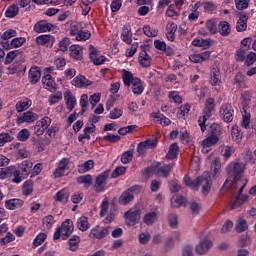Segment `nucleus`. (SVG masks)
Returning a JSON list of instances; mask_svg holds the SVG:
<instances>
[{
	"label": "nucleus",
	"instance_id": "nucleus-1",
	"mask_svg": "<svg viewBox=\"0 0 256 256\" xmlns=\"http://www.w3.org/2000/svg\"><path fill=\"white\" fill-rule=\"evenodd\" d=\"M244 171L245 163L237 160L230 162L226 167V174L228 175V178L222 186L220 193H223V191H225V189H229V187H235V184L238 181H247L241 177Z\"/></svg>",
	"mask_w": 256,
	"mask_h": 256
},
{
	"label": "nucleus",
	"instance_id": "nucleus-2",
	"mask_svg": "<svg viewBox=\"0 0 256 256\" xmlns=\"http://www.w3.org/2000/svg\"><path fill=\"white\" fill-rule=\"evenodd\" d=\"M74 227H73V221L71 219H67L61 224V227L56 228V231L54 233L53 239H68L71 237V234L73 233Z\"/></svg>",
	"mask_w": 256,
	"mask_h": 256
},
{
	"label": "nucleus",
	"instance_id": "nucleus-3",
	"mask_svg": "<svg viewBox=\"0 0 256 256\" xmlns=\"http://www.w3.org/2000/svg\"><path fill=\"white\" fill-rule=\"evenodd\" d=\"M245 185H247V181L238 180L233 187L236 190L237 197L235 201L232 203L230 209H237V207H241L245 201H247V196L241 195L243 193V189H245Z\"/></svg>",
	"mask_w": 256,
	"mask_h": 256
},
{
	"label": "nucleus",
	"instance_id": "nucleus-4",
	"mask_svg": "<svg viewBox=\"0 0 256 256\" xmlns=\"http://www.w3.org/2000/svg\"><path fill=\"white\" fill-rule=\"evenodd\" d=\"M213 111H215V99L208 98L205 102L204 114L202 116V120L200 118L198 121L202 133H205V130L207 129V127L205 126V122L207 121V119L211 117Z\"/></svg>",
	"mask_w": 256,
	"mask_h": 256
},
{
	"label": "nucleus",
	"instance_id": "nucleus-5",
	"mask_svg": "<svg viewBox=\"0 0 256 256\" xmlns=\"http://www.w3.org/2000/svg\"><path fill=\"white\" fill-rule=\"evenodd\" d=\"M124 219H126V225L133 227L137 225L141 219V209L132 208L124 213Z\"/></svg>",
	"mask_w": 256,
	"mask_h": 256
},
{
	"label": "nucleus",
	"instance_id": "nucleus-6",
	"mask_svg": "<svg viewBox=\"0 0 256 256\" xmlns=\"http://www.w3.org/2000/svg\"><path fill=\"white\" fill-rule=\"evenodd\" d=\"M211 176H199L196 178V191H199V187H202V193L208 195L211 191Z\"/></svg>",
	"mask_w": 256,
	"mask_h": 256
},
{
	"label": "nucleus",
	"instance_id": "nucleus-7",
	"mask_svg": "<svg viewBox=\"0 0 256 256\" xmlns=\"http://www.w3.org/2000/svg\"><path fill=\"white\" fill-rule=\"evenodd\" d=\"M107 179H109V171H104L96 177L94 184V191L96 193H103V191H105Z\"/></svg>",
	"mask_w": 256,
	"mask_h": 256
},
{
	"label": "nucleus",
	"instance_id": "nucleus-8",
	"mask_svg": "<svg viewBox=\"0 0 256 256\" xmlns=\"http://www.w3.org/2000/svg\"><path fill=\"white\" fill-rule=\"evenodd\" d=\"M51 126V118L49 117H44L41 120H38L33 127L34 129V134L37 135V137H41L45 131H47L48 127Z\"/></svg>",
	"mask_w": 256,
	"mask_h": 256
},
{
	"label": "nucleus",
	"instance_id": "nucleus-9",
	"mask_svg": "<svg viewBox=\"0 0 256 256\" xmlns=\"http://www.w3.org/2000/svg\"><path fill=\"white\" fill-rule=\"evenodd\" d=\"M235 111L233 110V106L231 104H224L220 108V117L225 121V123H231L233 121V115Z\"/></svg>",
	"mask_w": 256,
	"mask_h": 256
},
{
	"label": "nucleus",
	"instance_id": "nucleus-10",
	"mask_svg": "<svg viewBox=\"0 0 256 256\" xmlns=\"http://www.w3.org/2000/svg\"><path fill=\"white\" fill-rule=\"evenodd\" d=\"M175 163H171V164H164L163 166H161V162L156 163L155 165V172L160 176V177H164L165 179H167V177H169V175H171V171L173 170Z\"/></svg>",
	"mask_w": 256,
	"mask_h": 256
},
{
	"label": "nucleus",
	"instance_id": "nucleus-11",
	"mask_svg": "<svg viewBox=\"0 0 256 256\" xmlns=\"http://www.w3.org/2000/svg\"><path fill=\"white\" fill-rule=\"evenodd\" d=\"M111 227H105L99 230V226H96L90 231L89 237L90 239H103L109 235Z\"/></svg>",
	"mask_w": 256,
	"mask_h": 256
},
{
	"label": "nucleus",
	"instance_id": "nucleus-12",
	"mask_svg": "<svg viewBox=\"0 0 256 256\" xmlns=\"http://www.w3.org/2000/svg\"><path fill=\"white\" fill-rule=\"evenodd\" d=\"M39 119V115H37L35 112L27 111L22 116L17 118L18 125H21V123H33Z\"/></svg>",
	"mask_w": 256,
	"mask_h": 256
},
{
	"label": "nucleus",
	"instance_id": "nucleus-13",
	"mask_svg": "<svg viewBox=\"0 0 256 256\" xmlns=\"http://www.w3.org/2000/svg\"><path fill=\"white\" fill-rule=\"evenodd\" d=\"M42 83L44 85V89H47L51 93H55L57 91V83H55L53 76L50 74H47L42 78Z\"/></svg>",
	"mask_w": 256,
	"mask_h": 256
},
{
	"label": "nucleus",
	"instance_id": "nucleus-14",
	"mask_svg": "<svg viewBox=\"0 0 256 256\" xmlns=\"http://www.w3.org/2000/svg\"><path fill=\"white\" fill-rule=\"evenodd\" d=\"M213 247V242L209 239L202 240L197 246H196V253L198 255H205L209 249Z\"/></svg>",
	"mask_w": 256,
	"mask_h": 256
},
{
	"label": "nucleus",
	"instance_id": "nucleus-15",
	"mask_svg": "<svg viewBox=\"0 0 256 256\" xmlns=\"http://www.w3.org/2000/svg\"><path fill=\"white\" fill-rule=\"evenodd\" d=\"M133 192H135V187H131L127 191L123 192L118 200L120 205H127L128 203H131L134 199Z\"/></svg>",
	"mask_w": 256,
	"mask_h": 256
},
{
	"label": "nucleus",
	"instance_id": "nucleus-16",
	"mask_svg": "<svg viewBox=\"0 0 256 256\" xmlns=\"http://www.w3.org/2000/svg\"><path fill=\"white\" fill-rule=\"evenodd\" d=\"M25 43V38L24 37H18L14 38L11 43L9 42H1V45L3 49L9 50V49H17V47H21Z\"/></svg>",
	"mask_w": 256,
	"mask_h": 256
},
{
	"label": "nucleus",
	"instance_id": "nucleus-17",
	"mask_svg": "<svg viewBox=\"0 0 256 256\" xmlns=\"http://www.w3.org/2000/svg\"><path fill=\"white\" fill-rule=\"evenodd\" d=\"M51 29H53V24L45 20L39 21L34 25V31L36 33H47V31H51Z\"/></svg>",
	"mask_w": 256,
	"mask_h": 256
},
{
	"label": "nucleus",
	"instance_id": "nucleus-18",
	"mask_svg": "<svg viewBox=\"0 0 256 256\" xmlns=\"http://www.w3.org/2000/svg\"><path fill=\"white\" fill-rule=\"evenodd\" d=\"M72 85H75V87H89L90 85H93V82L89 79H86L83 75H78L73 79Z\"/></svg>",
	"mask_w": 256,
	"mask_h": 256
},
{
	"label": "nucleus",
	"instance_id": "nucleus-19",
	"mask_svg": "<svg viewBox=\"0 0 256 256\" xmlns=\"http://www.w3.org/2000/svg\"><path fill=\"white\" fill-rule=\"evenodd\" d=\"M36 43L38 45H46L47 47H53V43H55V37L52 35H40L36 38Z\"/></svg>",
	"mask_w": 256,
	"mask_h": 256
},
{
	"label": "nucleus",
	"instance_id": "nucleus-20",
	"mask_svg": "<svg viewBox=\"0 0 256 256\" xmlns=\"http://www.w3.org/2000/svg\"><path fill=\"white\" fill-rule=\"evenodd\" d=\"M70 56L75 61H81L83 59V48L79 45L70 46Z\"/></svg>",
	"mask_w": 256,
	"mask_h": 256
},
{
	"label": "nucleus",
	"instance_id": "nucleus-21",
	"mask_svg": "<svg viewBox=\"0 0 256 256\" xmlns=\"http://www.w3.org/2000/svg\"><path fill=\"white\" fill-rule=\"evenodd\" d=\"M121 39H122V41H124V43H127V45H130V43L133 41V34L131 33V26H129V25L123 26Z\"/></svg>",
	"mask_w": 256,
	"mask_h": 256
},
{
	"label": "nucleus",
	"instance_id": "nucleus-22",
	"mask_svg": "<svg viewBox=\"0 0 256 256\" xmlns=\"http://www.w3.org/2000/svg\"><path fill=\"white\" fill-rule=\"evenodd\" d=\"M32 102L29 98H24L23 100H20L16 103L15 109L17 113H23V111H27L29 107H31Z\"/></svg>",
	"mask_w": 256,
	"mask_h": 256
},
{
	"label": "nucleus",
	"instance_id": "nucleus-23",
	"mask_svg": "<svg viewBox=\"0 0 256 256\" xmlns=\"http://www.w3.org/2000/svg\"><path fill=\"white\" fill-rule=\"evenodd\" d=\"M249 17L246 14H241L237 24H236V31L238 33H243V31H247V21Z\"/></svg>",
	"mask_w": 256,
	"mask_h": 256
},
{
	"label": "nucleus",
	"instance_id": "nucleus-24",
	"mask_svg": "<svg viewBox=\"0 0 256 256\" xmlns=\"http://www.w3.org/2000/svg\"><path fill=\"white\" fill-rule=\"evenodd\" d=\"M39 79H41V71L39 70V67H32L29 71L30 83H32V85H36V83H39Z\"/></svg>",
	"mask_w": 256,
	"mask_h": 256
},
{
	"label": "nucleus",
	"instance_id": "nucleus-25",
	"mask_svg": "<svg viewBox=\"0 0 256 256\" xmlns=\"http://www.w3.org/2000/svg\"><path fill=\"white\" fill-rule=\"evenodd\" d=\"M64 99L66 101V107L69 109V111H73L75 109V106L77 105V99L71 92H66L64 95Z\"/></svg>",
	"mask_w": 256,
	"mask_h": 256
},
{
	"label": "nucleus",
	"instance_id": "nucleus-26",
	"mask_svg": "<svg viewBox=\"0 0 256 256\" xmlns=\"http://www.w3.org/2000/svg\"><path fill=\"white\" fill-rule=\"evenodd\" d=\"M138 61L141 67H151V56H149L145 50L140 52Z\"/></svg>",
	"mask_w": 256,
	"mask_h": 256
},
{
	"label": "nucleus",
	"instance_id": "nucleus-27",
	"mask_svg": "<svg viewBox=\"0 0 256 256\" xmlns=\"http://www.w3.org/2000/svg\"><path fill=\"white\" fill-rule=\"evenodd\" d=\"M210 83L211 85L221 84V71H219V68H212L210 72Z\"/></svg>",
	"mask_w": 256,
	"mask_h": 256
},
{
	"label": "nucleus",
	"instance_id": "nucleus-28",
	"mask_svg": "<svg viewBox=\"0 0 256 256\" xmlns=\"http://www.w3.org/2000/svg\"><path fill=\"white\" fill-rule=\"evenodd\" d=\"M175 33H177V25L175 22L168 23L166 27V37L168 41H175Z\"/></svg>",
	"mask_w": 256,
	"mask_h": 256
},
{
	"label": "nucleus",
	"instance_id": "nucleus-29",
	"mask_svg": "<svg viewBox=\"0 0 256 256\" xmlns=\"http://www.w3.org/2000/svg\"><path fill=\"white\" fill-rule=\"evenodd\" d=\"M218 31L222 37H227L229 33H231V26L229 25V22L222 21L218 25Z\"/></svg>",
	"mask_w": 256,
	"mask_h": 256
},
{
	"label": "nucleus",
	"instance_id": "nucleus-30",
	"mask_svg": "<svg viewBox=\"0 0 256 256\" xmlns=\"http://www.w3.org/2000/svg\"><path fill=\"white\" fill-rule=\"evenodd\" d=\"M23 200L21 199H11L6 201V208L10 209V211H15V209H19V207H23Z\"/></svg>",
	"mask_w": 256,
	"mask_h": 256
},
{
	"label": "nucleus",
	"instance_id": "nucleus-31",
	"mask_svg": "<svg viewBox=\"0 0 256 256\" xmlns=\"http://www.w3.org/2000/svg\"><path fill=\"white\" fill-rule=\"evenodd\" d=\"M242 113V122L241 125L244 127V129H249V125L251 123V112L247 111L246 108L241 111Z\"/></svg>",
	"mask_w": 256,
	"mask_h": 256
},
{
	"label": "nucleus",
	"instance_id": "nucleus-32",
	"mask_svg": "<svg viewBox=\"0 0 256 256\" xmlns=\"http://www.w3.org/2000/svg\"><path fill=\"white\" fill-rule=\"evenodd\" d=\"M20 169L22 171V175H25V176L29 175V173L33 171V162L29 160L23 161L20 165Z\"/></svg>",
	"mask_w": 256,
	"mask_h": 256
},
{
	"label": "nucleus",
	"instance_id": "nucleus-33",
	"mask_svg": "<svg viewBox=\"0 0 256 256\" xmlns=\"http://www.w3.org/2000/svg\"><path fill=\"white\" fill-rule=\"evenodd\" d=\"M93 167H95V162H93V160H88L81 164L80 166H78V173H87V171H91Z\"/></svg>",
	"mask_w": 256,
	"mask_h": 256
},
{
	"label": "nucleus",
	"instance_id": "nucleus-34",
	"mask_svg": "<svg viewBox=\"0 0 256 256\" xmlns=\"http://www.w3.org/2000/svg\"><path fill=\"white\" fill-rule=\"evenodd\" d=\"M77 183H79V185H85L86 187H90V185H93V176L89 174L79 176L77 178Z\"/></svg>",
	"mask_w": 256,
	"mask_h": 256
},
{
	"label": "nucleus",
	"instance_id": "nucleus-35",
	"mask_svg": "<svg viewBox=\"0 0 256 256\" xmlns=\"http://www.w3.org/2000/svg\"><path fill=\"white\" fill-rule=\"evenodd\" d=\"M217 143H219V137L213 135L208 136L206 139L202 141L204 149L206 147H213V145H217Z\"/></svg>",
	"mask_w": 256,
	"mask_h": 256
},
{
	"label": "nucleus",
	"instance_id": "nucleus-36",
	"mask_svg": "<svg viewBox=\"0 0 256 256\" xmlns=\"http://www.w3.org/2000/svg\"><path fill=\"white\" fill-rule=\"evenodd\" d=\"M157 221V212H148L143 217V223L145 225H153Z\"/></svg>",
	"mask_w": 256,
	"mask_h": 256
},
{
	"label": "nucleus",
	"instance_id": "nucleus-37",
	"mask_svg": "<svg viewBox=\"0 0 256 256\" xmlns=\"http://www.w3.org/2000/svg\"><path fill=\"white\" fill-rule=\"evenodd\" d=\"M54 199L55 201H59L60 203H62V201H65V203H67V201L69 200V192H67L66 189H62L56 193Z\"/></svg>",
	"mask_w": 256,
	"mask_h": 256
},
{
	"label": "nucleus",
	"instance_id": "nucleus-38",
	"mask_svg": "<svg viewBox=\"0 0 256 256\" xmlns=\"http://www.w3.org/2000/svg\"><path fill=\"white\" fill-rule=\"evenodd\" d=\"M177 153H179V146L177 145V143L171 144L169 147V151L166 154V159H176Z\"/></svg>",
	"mask_w": 256,
	"mask_h": 256
},
{
	"label": "nucleus",
	"instance_id": "nucleus-39",
	"mask_svg": "<svg viewBox=\"0 0 256 256\" xmlns=\"http://www.w3.org/2000/svg\"><path fill=\"white\" fill-rule=\"evenodd\" d=\"M248 227L249 226L247 225V220L239 218L237 220L235 230L237 231V233H244V231H247Z\"/></svg>",
	"mask_w": 256,
	"mask_h": 256
},
{
	"label": "nucleus",
	"instance_id": "nucleus-40",
	"mask_svg": "<svg viewBox=\"0 0 256 256\" xmlns=\"http://www.w3.org/2000/svg\"><path fill=\"white\" fill-rule=\"evenodd\" d=\"M13 37H17V31L13 30V29H9L7 31H5L2 35H1V43H9V39H13Z\"/></svg>",
	"mask_w": 256,
	"mask_h": 256
},
{
	"label": "nucleus",
	"instance_id": "nucleus-41",
	"mask_svg": "<svg viewBox=\"0 0 256 256\" xmlns=\"http://www.w3.org/2000/svg\"><path fill=\"white\" fill-rule=\"evenodd\" d=\"M53 223H55V218L53 217V215L45 216L42 220L44 230L46 231H49V229L53 227Z\"/></svg>",
	"mask_w": 256,
	"mask_h": 256
},
{
	"label": "nucleus",
	"instance_id": "nucleus-42",
	"mask_svg": "<svg viewBox=\"0 0 256 256\" xmlns=\"http://www.w3.org/2000/svg\"><path fill=\"white\" fill-rule=\"evenodd\" d=\"M77 227L80 231H87V229H89V220L87 217H80L77 221Z\"/></svg>",
	"mask_w": 256,
	"mask_h": 256
},
{
	"label": "nucleus",
	"instance_id": "nucleus-43",
	"mask_svg": "<svg viewBox=\"0 0 256 256\" xmlns=\"http://www.w3.org/2000/svg\"><path fill=\"white\" fill-rule=\"evenodd\" d=\"M79 243H81V238L79 236H73L69 239L68 245L70 247V251H77L79 248Z\"/></svg>",
	"mask_w": 256,
	"mask_h": 256
},
{
	"label": "nucleus",
	"instance_id": "nucleus-44",
	"mask_svg": "<svg viewBox=\"0 0 256 256\" xmlns=\"http://www.w3.org/2000/svg\"><path fill=\"white\" fill-rule=\"evenodd\" d=\"M18 13H19V7L17 6V4H12L7 8L5 15L6 17L13 18V17H16Z\"/></svg>",
	"mask_w": 256,
	"mask_h": 256
},
{
	"label": "nucleus",
	"instance_id": "nucleus-45",
	"mask_svg": "<svg viewBox=\"0 0 256 256\" xmlns=\"http://www.w3.org/2000/svg\"><path fill=\"white\" fill-rule=\"evenodd\" d=\"M131 161H133V149L124 152L121 156V163H123V165L131 163Z\"/></svg>",
	"mask_w": 256,
	"mask_h": 256
},
{
	"label": "nucleus",
	"instance_id": "nucleus-46",
	"mask_svg": "<svg viewBox=\"0 0 256 256\" xmlns=\"http://www.w3.org/2000/svg\"><path fill=\"white\" fill-rule=\"evenodd\" d=\"M143 31L146 37H157V35H159V30L152 28L149 25L144 26Z\"/></svg>",
	"mask_w": 256,
	"mask_h": 256
},
{
	"label": "nucleus",
	"instance_id": "nucleus-47",
	"mask_svg": "<svg viewBox=\"0 0 256 256\" xmlns=\"http://www.w3.org/2000/svg\"><path fill=\"white\" fill-rule=\"evenodd\" d=\"M23 195H31L33 193V181L27 180L22 186Z\"/></svg>",
	"mask_w": 256,
	"mask_h": 256
},
{
	"label": "nucleus",
	"instance_id": "nucleus-48",
	"mask_svg": "<svg viewBox=\"0 0 256 256\" xmlns=\"http://www.w3.org/2000/svg\"><path fill=\"white\" fill-rule=\"evenodd\" d=\"M154 119L157 123H160V125H163V127H167V125H171V120L163 116V114L155 115Z\"/></svg>",
	"mask_w": 256,
	"mask_h": 256
},
{
	"label": "nucleus",
	"instance_id": "nucleus-49",
	"mask_svg": "<svg viewBox=\"0 0 256 256\" xmlns=\"http://www.w3.org/2000/svg\"><path fill=\"white\" fill-rule=\"evenodd\" d=\"M172 207L179 209L181 205H185V198L183 196L173 197L171 200Z\"/></svg>",
	"mask_w": 256,
	"mask_h": 256
},
{
	"label": "nucleus",
	"instance_id": "nucleus-50",
	"mask_svg": "<svg viewBox=\"0 0 256 256\" xmlns=\"http://www.w3.org/2000/svg\"><path fill=\"white\" fill-rule=\"evenodd\" d=\"M87 39H91V32L88 30H80L76 36V41H87Z\"/></svg>",
	"mask_w": 256,
	"mask_h": 256
},
{
	"label": "nucleus",
	"instance_id": "nucleus-51",
	"mask_svg": "<svg viewBox=\"0 0 256 256\" xmlns=\"http://www.w3.org/2000/svg\"><path fill=\"white\" fill-rule=\"evenodd\" d=\"M209 134L219 138L221 135V126H219V124L213 123L210 125Z\"/></svg>",
	"mask_w": 256,
	"mask_h": 256
},
{
	"label": "nucleus",
	"instance_id": "nucleus-52",
	"mask_svg": "<svg viewBox=\"0 0 256 256\" xmlns=\"http://www.w3.org/2000/svg\"><path fill=\"white\" fill-rule=\"evenodd\" d=\"M189 209L191 215H199L201 212V204L192 201L189 203Z\"/></svg>",
	"mask_w": 256,
	"mask_h": 256
},
{
	"label": "nucleus",
	"instance_id": "nucleus-53",
	"mask_svg": "<svg viewBox=\"0 0 256 256\" xmlns=\"http://www.w3.org/2000/svg\"><path fill=\"white\" fill-rule=\"evenodd\" d=\"M19 55V50H13L10 51L7 55H6V59H5V65H10V63H13V61H15V57H17Z\"/></svg>",
	"mask_w": 256,
	"mask_h": 256
},
{
	"label": "nucleus",
	"instance_id": "nucleus-54",
	"mask_svg": "<svg viewBox=\"0 0 256 256\" xmlns=\"http://www.w3.org/2000/svg\"><path fill=\"white\" fill-rule=\"evenodd\" d=\"M31 137V132H29L28 129H22L18 134H17V139L18 141H27Z\"/></svg>",
	"mask_w": 256,
	"mask_h": 256
},
{
	"label": "nucleus",
	"instance_id": "nucleus-55",
	"mask_svg": "<svg viewBox=\"0 0 256 256\" xmlns=\"http://www.w3.org/2000/svg\"><path fill=\"white\" fill-rule=\"evenodd\" d=\"M80 105H81V111L82 115L87 111V105H89V96L87 94H83L80 98Z\"/></svg>",
	"mask_w": 256,
	"mask_h": 256
},
{
	"label": "nucleus",
	"instance_id": "nucleus-56",
	"mask_svg": "<svg viewBox=\"0 0 256 256\" xmlns=\"http://www.w3.org/2000/svg\"><path fill=\"white\" fill-rule=\"evenodd\" d=\"M69 45H71L69 38H63L58 44V49L59 51L65 52L69 48Z\"/></svg>",
	"mask_w": 256,
	"mask_h": 256
},
{
	"label": "nucleus",
	"instance_id": "nucleus-57",
	"mask_svg": "<svg viewBox=\"0 0 256 256\" xmlns=\"http://www.w3.org/2000/svg\"><path fill=\"white\" fill-rule=\"evenodd\" d=\"M250 1L251 0H235L236 9H238V11H243V9H247L249 7Z\"/></svg>",
	"mask_w": 256,
	"mask_h": 256
},
{
	"label": "nucleus",
	"instance_id": "nucleus-58",
	"mask_svg": "<svg viewBox=\"0 0 256 256\" xmlns=\"http://www.w3.org/2000/svg\"><path fill=\"white\" fill-rule=\"evenodd\" d=\"M45 239H47V234L40 233L37 235V237L33 241L34 247H39L42 243H45Z\"/></svg>",
	"mask_w": 256,
	"mask_h": 256
},
{
	"label": "nucleus",
	"instance_id": "nucleus-59",
	"mask_svg": "<svg viewBox=\"0 0 256 256\" xmlns=\"http://www.w3.org/2000/svg\"><path fill=\"white\" fill-rule=\"evenodd\" d=\"M122 79L124 81V85L129 87V85H131V81L133 80V74L131 72H129V71H125L122 74Z\"/></svg>",
	"mask_w": 256,
	"mask_h": 256
},
{
	"label": "nucleus",
	"instance_id": "nucleus-60",
	"mask_svg": "<svg viewBox=\"0 0 256 256\" xmlns=\"http://www.w3.org/2000/svg\"><path fill=\"white\" fill-rule=\"evenodd\" d=\"M168 222L171 229H177V225H179V222L177 221V214H170L168 216Z\"/></svg>",
	"mask_w": 256,
	"mask_h": 256
},
{
	"label": "nucleus",
	"instance_id": "nucleus-61",
	"mask_svg": "<svg viewBox=\"0 0 256 256\" xmlns=\"http://www.w3.org/2000/svg\"><path fill=\"white\" fill-rule=\"evenodd\" d=\"M13 137L7 133L0 134V147H3L4 143H11Z\"/></svg>",
	"mask_w": 256,
	"mask_h": 256
},
{
	"label": "nucleus",
	"instance_id": "nucleus-62",
	"mask_svg": "<svg viewBox=\"0 0 256 256\" xmlns=\"http://www.w3.org/2000/svg\"><path fill=\"white\" fill-rule=\"evenodd\" d=\"M212 169H214L213 177H216L217 174H219V171H221V160H219V158H216L212 162Z\"/></svg>",
	"mask_w": 256,
	"mask_h": 256
},
{
	"label": "nucleus",
	"instance_id": "nucleus-63",
	"mask_svg": "<svg viewBox=\"0 0 256 256\" xmlns=\"http://www.w3.org/2000/svg\"><path fill=\"white\" fill-rule=\"evenodd\" d=\"M247 53V49L245 47H240L236 51V61H245V54Z\"/></svg>",
	"mask_w": 256,
	"mask_h": 256
},
{
	"label": "nucleus",
	"instance_id": "nucleus-64",
	"mask_svg": "<svg viewBox=\"0 0 256 256\" xmlns=\"http://www.w3.org/2000/svg\"><path fill=\"white\" fill-rule=\"evenodd\" d=\"M182 256H194L193 246L187 245L182 249Z\"/></svg>",
	"mask_w": 256,
	"mask_h": 256
}]
</instances>
